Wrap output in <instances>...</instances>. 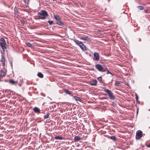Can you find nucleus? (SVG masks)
Returning <instances> with one entry per match:
<instances>
[{
    "label": "nucleus",
    "instance_id": "obj_33",
    "mask_svg": "<svg viewBox=\"0 0 150 150\" xmlns=\"http://www.w3.org/2000/svg\"><path fill=\"white\" fill-rule=\"evenodd\" d=\"M21 24H22L23 25L24 24L25 21L24 20H21Z\"/></svg>",
    "mask_w": 150,
    "mask_h": 150
},
{
    "label": "nucleus",
    "instance_id": "obj_25",
    "mask_svg": "<svg viewBox=\"0 0 150 150\" xmlns=\"http://www.w3.org/2000/svg\"><path fill=\"white\" fill-rule=\"evenodd\" d=\"M110 139L113 140V141H116L117 139L115 136H111L110 137Z\"/></svg>",
    "mask_w": 150,
    "mask_h": 150
},
{
    "label": "nucleus",
    "instance_id": "obj_13",
    "mask_svg": "<svg viewBox=\"0 0 150 150\" xmlns=\"http://www.w3.org/2000/svg\"><path fill=\"white\" fill-rule=\"evenodd\" d=\"M1 62H2V65L3 67H4L5 66V58L4 57V56L3 55H1Z\"/></svg>",
    "mask_w": 150,
    "mask_h": 150
},
{
    "label": "nucleus",
    "instance_id": "obj_27",
    "mask_svg": "<svg viewBox=\"0 0 150 150\" xmlns=\"http://www.w3.org/2000/svg\"><path fill=\"white\" fill-rule=\"evenodd\" d=\"M120 81H115V85L116 86H118L119 85V84H120Z\"/></svg>",
    "mask_w": 150,
    "mask_h": 150
},
{
    "label": "nucleus",
    "instance_id": "obj_18",
    "mask_svg": "<svg viewBox=\"0 0 150 150\" xmlns=\"http://www.w3.org/2000/svg\"><path fill=\"white\" fill-rule=\"evenodd\" d=\"M73 97L74 99L76 101H79L80 102H81V100L79 97H78L76 96H74Z\"/></svg>",
    "mask_w": 150,
    "mask_h": 150
},
{
    "label": "nucleus",
    "instance_id": "obj_28",
    "mask_svg": "<svg viewBox=\"0 0 150 150\" xmlns=\"http://www.w3.org/2000/svg\"><path fill=\"white\" fill-rule=\"evenodd\" d=\"M135 95L136 96V97H135L136 100L137 101V103L139 101H138L139 97H138V96L137 94L136 93H135Z\"/></svg>",
    "mask_w": 150,
    "mask_h": 150
},
{
    "label": "nucleus",
    "instance_id": "obj_9",
    "mask_svg": "<svg viewBox=\"0 0 150 150\" xmlns=\"http://www.w3.org/2000/svg\"><path fill=\"white\" fill-rule=\"evenodd\" d=\"M18 13V10L16 6L14 8V14L16 18H18L19 16Z\"/></svg>",
    "mask_w": 150,
    "mask_h": 150
},
{
    "label": "nucleus",
    "instance_id": "obj_22",
    "mask_svg": "<svg viewBox=\"0 0 150 150\" xmlns=\"http://www.w3.org/2000/svg\"><path fill=\"white\" fill-rule=\"evenodd\" d=\"M38 76L40 78H42L43 77V74L41 72H39L38 74Z\"/></svg>",
    "mask_w": 150,
    "mask_h": 150
},
{
    "label": "nucleus",
    "instance_id": "obj_24",
    "mask_svg": "<svg viewBox=\"0 0 150 150\" xmlns=\"http://www.w3.org/2000/svg\"><path fill=\"white\" fill-rule=\"evenodd\" d=\"M26 45L29 47H33L32 44L29 42H27L26 43Z\"/></svg>",
    "mask_w": 150,
    "mask_h": 150
},
{
    "label": "nucleus",
    "instance_id": "obj_30",
    "mask_svg": "<svg viewBox=\"0 0 150 150\" xmlns=\"http://www.w3.org/2000/svg\"><path fill=\"white\" fill-rule=\"evenodd\" d=\"M140 10H142L144 9V7L142 6H137Z\"/></svg>",
    "mask_w": 150,
    "mask_h": 150
},
{
    "label": "nucleus",
    "instance_id": "obj_1",
    "mask_svg": "<svg viewBox=\"0 0 150 150\" xmlns=\"http://www.w3.org/2000/svg\"><path fill=\"white\" fill-rule=\"evenodd\" d=\"M38 16L42 19H44L48 16L47 12L45 10H42L38 13Z\"/></svg>",
    "mask_w": 150,
    "mask_h": 150
},
{
    "label": "nucleus",
    "instance_id": "obj_21",
    "mask_svg": "<svg viewBox=\"0 0 150 150\" xmlns=\"http://www.w3.org/2000/svg\"><path fill=\"white\" fill-rule=\"evenodd\" d=\"M54 139H56L62 140L63 139V137L59 136H57L54 137Z\"/></svg>",
    "mask_w": 150,
    "mask_h": 150
},
{
    "label": "nucleus",
    "instance_id": "obj_6",
    "mask_svg": "<svg viewBox=\"0 0 150 150\" xmlns=\"http://www.w3.org/2000/svg\"><path fill=\"white\" fill-rule=\"evenodd\" d=\"M0 40L1 42L0 43L2 49L4 50L6 49V44L5 39L3 38H1Z\"/></svg>",
    "mask_w": 150,
    "mask_h": 150
},
{
    "label": "nucleus",
    "instance_id": "obj_43",
    "mask_svg": "<svg viewBox=\"0 0 150 150\" xmlns=\"http://www.w3.org/2000/svg\"><path fill=\"white\" fill-rule=\"evenodd\" d=\"M55 0H52V1H55Z\"/></svg>",
    "mask_w": 150,
    "mask_h": 150
},
{
    "label": "nucleus",
    "instance_id": "obj_12",
    "mask_svg": "<svg viewBox=\"0 0 150 150\" xmlns=\"http://www.w3.org/2000/svg\"><path fill=\"white\" fill-rule=\"evenodd\" d=\"M65 93H66L67 94L70 95L71 96H72L73 94H72V92L70 91H69L67 89H63Z\"/></svg>",
    "mask_w": 150,
    "mask_h": 150
},
{
    "label": "nucleus",
    "instance_id": "obj_19",
    "mask_svg": "<svg viewBox=\"0 0 150 150\" xmlns=\"http://www.w3.org/2000/svg\"><path fill=\"white\" fill-rule=\"evenodd\" d=\"M74 139V141L76 142H78L81 139V138L80 137L78 136H75Z\"/></svg>",
    "mask_w": 150,
    "mask_h": 150
},
{
    "label": "nucleus",
    "instance_id": "obj_4",
    "mask_svg": "<svg viewBox=\"0 0 150 150\" xmlns=\"http://www.w3.org/2000/svg\"><path fill=\"white\" fill-rule=\"evenodd\" d=\"M95 67L100 72H105V67H103V66L99 64H97L95 65Z\"/></svg>",
    "mask_w": 150,
    "mask_h": 150
},
{
    "label": "nucleus",
    "instance_id": "obj_41",
    "mask_svg": "<svg viewBox=\"0 0 150 150\" xmlns=\"http://www.w3.org/2000/svg\"><path fill=\"white\" fill-rule=\"evenodd\" d=\"M149 111H150V108L149 109Z\"/></svg>",
    "mask_w": 150,
    "mask_h": 150
},
{
    "label": "nucleus",
    "instance_id": "obj_29",
    "mask_svg": "<svg viewBox=\"0 0 150 150\" xmlns=\"http://www.w3.org/2000/svg\"><path fill=\"white\" fill-rule=\"evenodd\" d=\"M97 79L98 80L100 81V83H103V82L102 81V77L100 76Z\"/></svg>",
    "mask_w": 150,
    "mask_h": 150
},
{
    "label": "nucleus",
    "instance_id": "obj_7",
    "mask_svg": "<svg viewBox=\"0 0 150 150\" xmlns=\"http://www.w3.org/2000/svg\"><path fill=\"white\" fill-rule=\"evenodd\" d=\"M93 59L96 61H98L99 59V56L98 53L96 52H95L93 54Z\"/></svg>",
    "mask_w": 150,
    "mask_h": 150
},
{
    "label": "nucleus",
    "instance_id": "obj_35",
    "mask_svg": "<svg viewBox=\"0 0 150 150\" xmlns=\"http://www.w3.org/2000/svg\"><path fill=\"white\" fill-rule=\"evenodd\" d=\"M146 146L147 147H148V148L150 147V143L149 144H148V145H146Z\"/></svg>",
    "mask_w": 150,
    "mask_h": 150
},
{
    "label": "nucleus",
    "instance_id": "obj_37",
    "mask_svg": "<svg viewBox=\"0 0 150 150\" xmlns=\"http://www.w3.org/2000/svg\"><path fill=\"white\" fill-rule=\"evenodd\" d=\"M138 108H137V114H138Z\"/></svg>",
    "mask_w": 150,
    "mask_h": 150
},
{
    "label": "nucleus",
    "instance_id": "obj_31",
    "mask_svg": "<svg viewBox=\"0 0 150 150\" xmlns=\"http://www.w3.org/2000/svg\"><path fill=\"white\" fill-rule=\"evenodd\" d=\"M48 22L49 23L50 25H51L53 23V21H48Z\"/></svg>",
    "mask_w": 150,
    "mask_h": 150
},
{
    "label": "nucleus",
    "instance_id": "obj_8",
    "mask_svg": "<svg viewBox=\"0 0 150 150\" xmlns=\"http://www.w3.org/2000/svg\"><path fill=\"white\" fill-rule=\"evenodd\" d=\"M8 81L12 85H14L16 86L18 84L17 81H15L13 79H10Z\"/></svg>",
    "mask_w": 150,
    "mask_h": 150
},
{
    "label": "nucleus",
    "instance_id": "obj_15",
    "mask_svg": "<svg viewBox=\"0 0 150 150\" xmlns=\"http://www.w3.org/2000/svg\"><path fill=\"white\" fill-rule=\"evenodd\" d=\"M80 38L81 40L86 41H88L90 39V38H88V36L86 37H80Z\"/></svg>",
    "mask_w": 150,
    "mask_h": 150
},
{
    "label": "nucleus",
    "instance_id": "obj_10",
    "mask_svg": "<svg viewBox=\"0 0 150 150\" xmlns=\"http://www.w3.org/2000/svg\"><path fill=\"white\" fill-rule=\"evenodd\" d=\"M33 110L36 113L39 114L40 113V109L36 107H35L33 108Z\"/></svg>",
    "mask_w": 150,
    "mask_h": 150
},
{
    "label": "nucleus",
    "instance_id": "obj_40",
    "mask_svg": "<svg viewBox=\"0 0 150 150\" xmlns=\"http://www.w3.org/2000/svg\"><path fill=\"white\" fill-rule=\"evenodd\" d=\"M18 84L19 85V86H21V84Z\"/></svg>",
    "mask_w": 150,
    "mask_h": 150
},
{
    "label": "nucleus",
    "instance_id": "obj_17",
    "mask_svg": "<svg viewBox=\"0 0 150 150\" xmlns=\"http://www.w3.org/2000/svg\"><path fill=\"white\" fill-rule=\"evenodd\" d=\"M54 18L55 19L58 21H61V19L58 15H54Z\"/></svg>",
    "mask_w": 150,
    "mask_h": 150
},
{
    "label": "nucleus",
    "instance_id": "obj_45",
    "mask_svg": "<svg viewBox=\"0 0 150 150\" xmlns=\"http://www.w3.org/2000/svg\"><path fill=\"white\" fill-rule=\"evenodd\" d=\"M110 1V0H108V1L109 2Z\"/></svg>",
    "mask_w": 150,
    "mask_h": 150
},
{
    "label": "nucleus",
    "instance_id": "obj_20",
    "mask_svg": "<svg viewBox=\"0 0 150 150\" xmlns=\"http://www.w3.org/2000/svg\"><path fill=\"white\" fill-rule=\"evenodd\" d=\"M8 60L9 62V63L11 65V68H13V64H12V62H13V59L12 58H10L9 59H8Z\"/></svg>",
    "mask_w": 150,
    "mask_h": 150
},
{
    "label": "nucleus",
    "instance_id": "obj_2",
    "mask_svg": "<svg viewBox=\"0 0 150 150\" xmlns=\"http://www.w3.org/2000/svg\"><path fill=\"white\" fill-rule=\"evenodd\" d=\"M74 42L78 45L81 50L83 51H85L86 50V46L83 43L80 41H79L76 39L73 40Z\"/></svg>",
    "mask_w": 150,
    "mask_h": 150
},
{
    "label": "nucleus",
    "instance_id": "obj_23",
    "mask_svg": "<svg viewBox=\"0 0 150 150\" xmlns=\"http://www.w3.org/2000/svg\"><path fill=\"white\" fill-rule=\"evenodd\" d=\"M50 115V114L49 113H48L46 115H45L44 116V119H45L49 118Z\"/></svg>",
    "mask_w": 150,
    "mask_h": 150
},
{
    "label": "nucleus",
    "instance_id": "obj_14",
    "mask_svg": "<svg viewBox=\"0 0 150 150\" xmlns=\"http://www.w3.org/2000/svg\"><path fill=\"white\" fill-rule=\"evenodd\" d=\"M56 24L57 25H59L62 26L64 27L65 26V24L62 22L61 21L57 22Z\"/></svg>",
    "mask_w": 150,
    "mask_h": 150
},
{
    "label": "nucleus",
    "instance_id": "obj_38",
    "mask_svg": "<svg viewBox=\"0 0 150 150\" xmlns=\"http://www.w3.org/2000/svg\"><path fill=\"white\" fill-rule=\"evenodd\" d=\"M8 81V80H4V81H5V82H7Z\"/></svg>",
    "mask_w": 150,
    "mask_h": 150
},
{
    "label": "nucleus",
    "instance_id": "obj_11",
    "mask_svg": "<svg viewBox=\"0 0 150 150\" xmlns=\"http://www.w3.org/2000/svg\"><path fill=\"white\" fill-rule=\"evenodd\" d=\"M6 75V73L4 71V70H2L1 72V74H0V78L2 77H4Z\"/></svg>",
    "mask_w": 150,
    "mask_h": 150
},
{
    "label": "nucleus",
    "instance_id": "obj_26",
    "mask_svg": "<svg viewBox=\"0 0 150 150\" xmlns=\"http://www.w3.org/2000/svg\"><path fill=\"white\" fill-rule=\"evenodd\" d=\"M106 71V74H110L111 75H112V74L109 71V70L107 68H106L105 69V72Z\"/></svg>",
    "mask_w": 150,
    "mask_h": 150
},
{
    "label": "nucleus",
    "instance_id": "obj_34",
    "mask_svg": "<svg viewBox=\"0 0 150 150\" xmlns=\"http://www.w3.org/2000/svg\"><path fill=\"white\" fill-rule=\"evenodd\" d=\"M144 11L146 13H148L149 12V11L148 9H145Z\"/></svg>",
    "mask_w": 150,
    "mask_h": 150
},
{
    "label": "nucleus",
    "instance_id": "obj_16",
    "mask_svg": "<svg viewBox=\"0 0 150 150\" xmlns=\"http://www.w3.org/2000/svg\"><path fill=\"white\" fill-rule=\"evenodd\" d=\"M97 81L96 80L93 79L90 81V84L91 85H96L97 84Z\"/></svg>",
    "mask_w": 150,
    "mask_h": 150
},
{
    "label": "nucleus",
    "instance_id": "obj_32",
    "mask_svg": "<svg viewBox=\"0 0 150 150\" xmlns=\"http://www.w3.org/2000/svg\"><path fill=\"white\" fill-rule=\"evenodd\" d=\"M29 0H24L25 3L27 5L28 4Z\"/></svg>",
    "mask_w": 150,
    "mask_h": 150
},
{
    "label": "nucleus",
    "instance_id": "obj_44",
    "mask_svg": "<svg viewBox=\"0 0 150 150\" xmlns=\"http://www.w3.org/2000/svg\"><path fill=\"white\" fill-rule=\"evenodd\" d=\"M52 103H51V104H52Z\"/></svg>",
    "mask_w": 150,
    "mask_h": 150
},
{
    "label": "nucleus",
    "instance_id": "obj_5",
    "mask_svg": "<svg viewBox=\"0 0 150 150\" xmlns=\"http://www.w3.org/2000/svg\"><path fill=\"white\" fill-rule=\"evenodd\" d=\"M143 136V132L140 130H138L136 133L135 138L136 139H139Z\"/></svg>",
    "mask_w": 150,
    "mask_h": 150
},
{
    "label": "nucleus",
    "instance_id": "obj_3",
    "mask_svg": "<svg viewBox=\"0 0 150 150\" xmlns=\"http://www.w3.org/2000/svg\"><path fill=\"white\" fill-rule=\"evenodd\" d=\"M104 91L107 93L109 97V98L110 100H114L115 99V96H114L113 93L111 91L106 89H105Z\"/></svg>",
    "mask_w": 150,
    "mask_h": 150
},
{
    "label": "nucleus",
    "instance_id": "obj_39",
    "mask_svg": "<svg viewBox=\"0 0 150 150\" xmlns=\"http://www.w3.org/2000/svg\"><path fill=\"white\" fill-rule=\"evenodd\" d=\"M48 98H49V99H50L51 100V98L49 97H47Z\"/></svg>",
    "mask_w": 150,
    "mask_h": 150
},
{
    "label": "nucleus",
    "instance_id": "obj_42",
    "mask_svg": "<svg viewBox=\"0 0 150 150\" xmlns=\"http://www.w3.org/2000/svg\"><path fill=\"white\" fill-rule=\"evenodd\" d=\"M3 81V80H0V81Z\"/></svg>",
    "mask_w": 150,
    "mask_h": 150
},
{
    "label": "nucleus",
    "instance_id": "obj_36",
    "mask_svg": "<svg viewBox=\"0 0 150 150\" xmlns=\"http://www.w3.org/2000/svg\"><path fill=\"white\" fill-rule=\"evenodd\" d=\"M112 104L113 105H115V103H114V102H112Z\"/></svg>",
    "mask_w": 150,
    "mask_h": 150
}]
</instances>
